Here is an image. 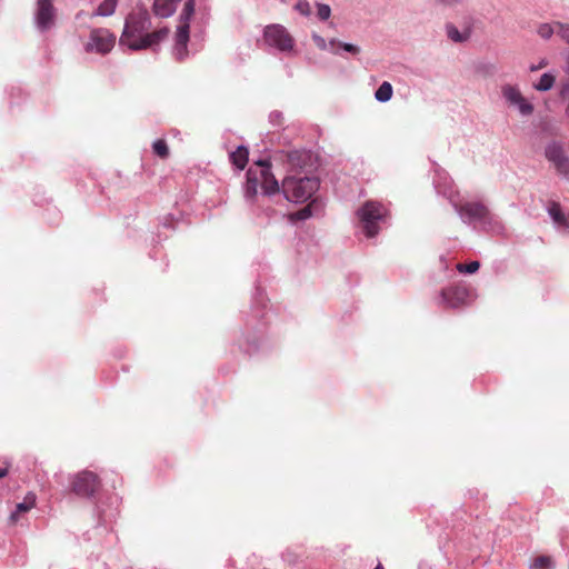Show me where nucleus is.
Instances as JSON below:
<instances>
[{"label": "nucleus", "instance_id": "1", "mask_svg": "<svg viewBox=\"0 0 569 569\" xmlns=\"http://www.w3.org/2000/svg\"><path fill=\"white\" fill-rule=\"evenodd\" d=\"M181 0H154L153 12L161 17H170ZM196 0H186L180 14L179 24L174 37V54L178 60H183L188 56L187 44L190 37L189 22L194 13Z\"/></svg>", "mask_w": 569, "mask_h": 569}, {"label": "nucleus", "instance_id": "2", "mask_svg": "<svg viewBox=\"0 0 569 569\" xmlns=\"http://www.w3.org/2000/svg\"><path fill=\"white\" fill-rule=\"evenodd\" d=\"M319 180L311 174H288L282 181L284 197L295 202H305L318 190Z\"/></svg>", "mask_w": 569, "mask_h": 569}, {"label": "nucleus", "instance_id": "3", "mask_svg": "<svg viewBox=\"0 0 569 569\" xmlns=\"http://www.w3.org/2000/svg\"><path fill=\"white\" fill-rule=\"evenodd\" d=\"M151 26L150 17L146 11L132 12L126 18L120 44L134 51V41H139Z\"/></svg>", "mask_w": 569, "mask_h": 569}, {"label": "nucleus", "instance_id": "4", "mask_svg": "<svg viewBox=\"0 0 569 569\" xmlns=\"http://www.w3.org/2000/svg\"><path fill=\"white\" fill-rule=\"evenodd\" d=\"M388 216V210L385 206L376 201H367L358 210V217L361 228L366 237L373 238L379 233L380 221H383Z\"/></svg>", "mask_w": 569, "mask_h": 569}, {"label": "nucleus", "instance_id": "5", "mask_svg": "<svg viewBox=\"0 0 569 569\" xmlns=\"http://www.w3.org/2000/svg\"><path fill=\"white\" fill-rule=\"evenodd\" d=\"M101 487L100 478L97 473L83 470L74 475L71 481V490L79 497L91 498Z\"/></svg>", "mask_w": 569, "mask_h": 569}, {"label": "nucleus", "instance_id": "6", "mask_svg": "<svg viewBox=\"0 0 569 569\" xmlns=\"http://www.w3.org/2000/svg\"><path fill=\"white\" fill-rule=\"evenodd\" d=\"M116 44V36L106 28H94L90 31L89 40L84 46L87 52L99 54L109 53Z\"/></svg>", "mask_w": 569, "mask_h": 569}, {"label": "nucleus", "instance_id": "7", "mask_svg": "<svg viewBox=\"0 0 569 569\" xmlns=\"http://www.w3.org/2000/svg\"><path fill=\"white\" fill-rule=\"evenodd\" d=\"M287 162L289 164L288 174L305 176L311 174L316 167V158L307 150H292L287 153Z\"/></svg>", "mask_w": 569, "mask_h": 569}, {"label": "nucleus", "instance_id": "8", "mask_svg": "<svg viewBox=\"0 0 569 569\" xmlns=\"http://www.w3.org/2000/svg\"><path fill=\"white\" fill-rule=\"evenodd\" d=\"M57 21V9L52 0H38L34 9V22L41 32L54 27Z\"/></svg>", "mask_w": 569, "mask_h": 569}, {"label": "nucleus", "instance_id": "9", "mask_svg": "<svg viewBox=\"0 0 569 569\" xmlns=\"http://www.w3.org/2000/svg\"><path fill=\"white\" fill-rule=\"evenodd\" d=\"M266 42L280 51H290L293 48V39L284 27L271 24L266 27L263 33Z\"/></svg>", "mask_w": 569, "mask_h": 569}, {"label": "nucleus", "instance_id": "10", "mask_svg": "<svg viewBox=\"0 0 569 569\" xmlns=\"http://www.w3.org/2000/svg\"><path fill=\"white\" fill-rule=\"evenodd\" d=\"M456 211L469 221L486 222L490 218V211L487 206L480 201H466L455 203Z\"/></svg>", "mask_w": 569, "mask_h": 569}, {"label": "nucleus", "instance_id": "11", "mask_svg": "<svg viewBox=\"0 0 569 569\" xmlns=\"http://www.w3.org/2000/svg\"><path fill=\"white\" fill-rule=\"evenodd\" d=\"M545 156L552 163L557 173L563 177L569 176V158L563 147L558 142H551L546 147Z\"/></svg>", "mask_w": 569, "mask_h": 569}, {"label": "nucleus", "instance_id": "12", "mask_svg": "<svg viewBox=\"0 0 569 569\" xmlns=\"http://www.w3.org/2000/svg\"><path fill=\"white\" fill-rule=\"evenodd\" d=\"M470 292L467 287L455 286L441 291L443 301L451 308H459L468 302Z\"/></svg>", "mask_w": 569, "mask_h": 569}, {"label": "nucleus", "instance_id": "13", "mask_svg": "<svg viewBox=\"0 0 569 569\" xmlns=\"http://www.w3.org/2000/svg\"><path fill=\"white\" fill-rule=\"evenodd\" d=\"M170 29L168 27L160 28L146 34L139 41H134V51L152 49L169 37Z\"/></svg>", "mask_w": 569, "mask_h": 569}, {"label": "nucleus", "instance_id": "14", "mask_svg": "<svg viewBox=\"0 0 569 569\" xmlns=\"http://www.w3.org/2000/svg\"><path fill=\"white\" fill-rule=\"evenodd\" d=\"M257 166L261 168V186L264 190V193L271 194L279 191V183L273 174L270 172V163L267 160H260L257 162Z\"/></svg>", "mask_w": 569, "mask_h": 569}, {"label": "nucleus", "instance_id": "15", "mask_svg": "<svg viewBox=\"0 0 569 569\" xmlns=\"http://www.w3.org/2000/svg\"><path fill=\"white\" fill-rule=\"evenodd\" d=\"M548 212L553 221V223L561 229H569V213H566L561 206L552 201L548 206Z\"/></svg>", "mask_w": 569, "mask_h": 569}, {"label": "nucleus", "instance_id": "16", "mask_svg": "<svg viewBox=\"0 0 569 569\" xmlns=\"http://www.w3.org/2000/svg\"><path fill=\"white\" fill-rule=\"evenodd\" d=\"M36 505V495L34 493H28L24 498V500L17 505L16 510L11 513L9 520L12 525H14L18 519L19 515L29 511L32 509Z\"/></svg>", "mask_w": 569, "mask_h": 569}, {"label": "nucleus", "instance_id": "17", "mask_svg": "<svg viewBox=\"0 0 569 569\" xmlns=\"http://www.w3.org/2000/svg\"><path fill=\"white\" fill-rule=\"evenodd\" d=\"M248 149L239 147L236 151L230 154L231 162L240 170L244 169L248 162Z\"/></svg>", "mask_w": 569, "mask_h": 569}, {"label": "nucleus", "instance_id": "18", "mask_svg": "<svg viewBox=\"0 0 569 569\" xmlns=\"http://www.w3.org/2000/svg\"><path fill=\"white\" fill-rule=\"evenodd\" d=\"M118 0H104L99 4L93 16L109 17L116 11Z\"/></svg>", "mask_w": 569, "mask_h": 569}, {"label": "nucleus", "instance_id": "19", "mask_svg": "<svg viewBox=\"0 0 569 569\" xmlns=\"http://www.w3.org/2000/svg\"><path fill=\"white\" fill-rule=\"evenodd\" d=\"M392 86L388 81H383L380 87L377 89L375 97L380 102H387L392 97Z\"/></svg>", "mask_w": 569, "mask_h": 569}, {"label": "nucleus", "instance_id": "20", "mask_svg": "<svg viewBox=\"0 0 569 569\" xmlns=\"http://www.w3.org/2000/svg\"><path fill=\"white\" fill-rule=\"evenodd\" d=\"M502 94L507 99V101L513 106L523 98L521 92L516 87H512L510 84H507L502 88Z\"/></svg>", "mask_w": 569, "mask_h": 569}, {"label": "nucleus", "instance_id": "21", "mask_svg": "<svg viewBox=\"0 0 569 569\" xmlns=\"http://www.w3.org/2000/svg\"><path fill=\"white\" fill-rule=\"evenodd\" d=\"M258 179L253 177L252 169L247 173L246 196L252 198L257 194Z\"/></svg>", "mask_w": 569, "mask_h": 569}, {"label": "nucleus", "instance_id": "22", "mask_svg": "<svg viewBox=\"0 0 569 569\" xmlns=\"http://www.w3.org/2000/svg\"><path fill=\"white\" fill-rule=\"evenodd\" d=\"M553 568V561L548 556H539L533 559V561L530 565V569H552Z\"/></svg>", "mask_w": 569, "mask_h": 569}, {"label": "nucleus", "instance_id": "23", "mask_svg": "<svg viewBox=\"0 0 569 569\" xmlns=\"http://www.w3.org/2000/svg\"><path fill=\"white\" fill-rule=\"evenodd\" d=\"M153 152L160 157L161 159H167L169 157V148L163 139H158L152 144Z\"/></svg>", "mask_w": 569, "mask_h": 569}, {"label": "nucleus", "instance_id": "24", "mask_svg": "<svg viewBox=\"0 0 569 569\" xmlns=\"http://www.w3.org/2000/svg\"><path fill=\"white\" fill-rule=\"evenodd\" d=\"M553 83L555 77L550 73H543L535 88L539 91H547L552 88Z\"/></svg>", "mask_w": 569, "mask_h": 569}, {"label": "nucleus", "instance_id": "25", "mask_svg": "<svg viewBox=\"0 0 569 569\" xmlns=\"http://www.w3.org/2000/svg\"><path fill=\"white\" fill-rule=\"evenodd\" d=\"M480 268V263L478 261H471L469 263H459L457 264V270L462 273H473L478 271Z\"/></svg>", "mask_w": 569, "mask_h": 569}, {"label": "nucleus", "instance_id": "26", "mask_svg": "<svg viewBox=\"0 0 569 569\" xmlns=\"http://www.w3.org/2000/svg\"><path fill=\"white\" fill-rule=\"evenodd\" d=\"M515 106L518 107L519 111L523 116H529L533 111V107L531 103H529L525 98H522L518 103Z\"/></svg>", "mask_w": 569, "mask_h": 569}, {"label": "nucleus", "instance_id": "27", "mask_svg": "<svg viewBox=\"0 0 569 569\" xmlns=\"http://www.w3.org/2000/svg\"><path fill=\"white\" fill-rule=\"evenodd\" d=\"M295 9L303 16H309L311 13V8L307 0H299L296 3Z\"/></svg>", "mask_w": 569, "mask_h": 569}, {"label": "nucleus", "instance_id": "28", "mask_svg": "<svg viewBox=\"0 0 569 569\" xmlns=\"http://www.w3.org/2000/svg\"><path fill=\"white\" fill-rule=\"evenodd\" d=\"M553 27L548 23L541 24L538 29V34L543 39H549L553 34Z\"/></svg>", "mask_w": 569, "mask_h": 569}, {"label": "nucleus", "instance_id": "29", "mask_svg": "<svg viewBox=\"0 0 569 569\" xmlns=\"http://www.w3.org/2000/svg\"><path fill=\"white\" fill-rule=\"evenodd\" d=\"M557 34L567 43H569V24L556 23Z\"/></svg>", "mask_w": 569, "mask_h": 569}, {"label": "nucleus", "instance_id": "30", "mask_svg": "<svg viewBox=\"0 0 569 569\" xmlns=\"http://www.w3.org/2000/svg\"><path fill=\"white\" fill-rule=\"evenodd\" d=\"M330 14H331V9L328 4H323V3L318 4V17L321 20L329 19Z\"/></svg>", "mask_w": 569, "mask_h": 569}, {"label": "nucleus", "instance_id": "31", "mask_svg": "<svg viewBox=\"0 0 569 569\" xmlns=\"http://www.w3.org/2000/svg\"><path fill=\"white\" fill-rule=\"evenodd\" d=\"M448 37L451 40L457 41V42H460V41L463 40V38L461 37L460 32L453 26H449L448 27Z\"/></svg>", "mask_w": 569, "mask_h": 569}, {"label": "nucleus", "instance_id": "32", "mask_svg": "<svg viewBox=\"0 0 569 569\" xmlns=\"http://www.w3.org/2000/svg\"><path fill=\"white\" fill-rule=\"evenodd\" d=\"M310 216H311V210L309 207H305L301 210H299L297 213H295V217L298 220L308 219Z\"/></svg>", "mask_w": 569, "mask_h": 569}, {"label": "nucleus", "instance_id": "33", "mask_svg": "<svg viewBox=\"0 0 569 569\" xmlns=\"http://www.w3.org/2000/svg\"><path fill=\"white\" fill-rule=\"evenodd\" d=\"M341 47H342L346 51H348V52H350V53H352V54H357V53H359V52H360V49H359L357 46L351 44V43H341Z\"/></svg>", "mask_w": 569, "mask_h": 569}, {"label": "nucleus", "instance_id": "34", "mask_svg": "<svg viewBox=\"0 0 569 569\" xmlns=\"http://www.w3.org/2000/svg\"><path fill=\"white\" fill-rule=\"evenodd\" d=\"M560 96L566 99L568 98L569 96V83H566L562 86L561 90H560Z\"/></svg>", "mask_w": 569, "mask_h": 569}, {"label": "nucleus", "instance_id": "35", "mask_svg": "<svg viewBox=\"0 0 569 569\" xmlns=\"http://www.w3.org/2000/svg\"><path fill=\"white\" fill-rule=\"evenodd\" d=\"M315 41H316V43H317V46L319 48H325L326 47V42H325V40L321 37L315 36Z\"/></svg>", "mask_w": 569, "mask_h": 569}, {"label": "nucleus", "instance_id": "36", "mask_svg": "<svg viewBox=\"0 0 569 569\" xmlns=\"http://www.w3.org/2000/svg\"><path fill=\"white\" fill-rule=\"evenodd\" d=\"M9 472V469L6 467V468H1L0 469V479L1 478H4Z\"/></svg>", "mask_w": 569, "mask_h": 569}, {"label": "nucleus", "instance_id": "37", "mask_svg": "<svg viewBox=\"0 0 569 569\" xmlns=\"http://www.w3.org/2000/svg\"><path fill=\"white\" fill-rule=\"evenodd\" d=\"M547 66V62L545 60H542L538 67H532L531 70L535 71V70H538V69H541L543 67Z\"/></svg>", "mask_w": 569, "mask_h": 569}, {"label": "nucleus", "instance_id": "38", "mask_svg": "<svg viewBox=\"0 0 569 569\" xmlns=\"http://www.w3.org/2000/svg\"><path fill=\"white\" fill-rule=\"evenodd\" d=\"M460 0H442L443 3H447V4H452V3H456V2H459Z\"/></svg>", "mask_w": 569, "mask_h": 569}, {"label": "nucleus", "instance_id": "39", "mask_svg": "<svg viewBox=\"0 0 569 569\" xmlns=\"http://www.w3.org/2000/svg\"><path fill=\"white\" fill-rule=\"evenodd\" d=\"M566 72L569 74V56L567 58V69H566Z\"/></svg>", "mask_w": 569, "mask_h": 569}, {"label": "nucleus", "instance_id": "40", "mask_svg": "<svg viewBox=\"0 0 569 569\" xmlns=\"http://www.w3.org/2000/svg\"><path fill=\"white\" fill-rule=\"evenodd\" d=\"M375 569H385L381 563H378Z\"/></svg>", "mask_w": 569, "mask_h": 569}, {"label": "nucleus", "instance_id": "41", "mask_svg": "<svg viewBox=\"0 0 569 569\" xmlns=\"http://www.w3.org/2000/svg\"><path fill=\"white\" fill-rule=\"evenodd\" d=\"M566 113H567V116L569 117V103H568V107H567V109H566Z\"/></svg>", "mask_w": 569, "mask_h": 569}]
</instances>
